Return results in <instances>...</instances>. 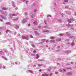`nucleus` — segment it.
Returning a JSON list of instances; mask_svg holds the SVG:
<instances>
[{"label":"nucleus","instance_id":"f257e3e1","mask_svg":"<svg viewBox=\"0 0 76 76\" xmlns=\"http://www.w3.org/2000/svg\"><path fill=\"white\" fill-rule=\"evenodd\" d=\"M72 20H73V21H75V19H73V18H72V19L70 18V19L68 20V22L69 23H72V22H71Z\"/></svg>","mask_w":76,"mask_h":76},{"label":"nucleus","instance_id":"f03ea898","mask_svg":"<svg viewBox=\"0 0 76 76\" xmlns=\"http://www.w3.org/2000/svg\"><path fill=\"white\" fill-rule=\"evenodd\" d=\"M22 38H25V39H27V40H28V39H29L28 38H27L26 37H25L24 36H22Z\"/></svg>","mask_w":76,"mask_h":76},{"label":"nucleus","instance_id":"7ed1b4c3","mask_svg":"<svg viewBox=\"0 0 76 76\" xmlns=\"http://www.w3.org/2000/svg\"><path fill=\"white\" fill-rule=\"evenodd\" d=\"M66 14H68V15H71V12H66Z\"/></svg>","mask_w":76,"mask_h":76},{"label":"nucleus","instance_id":"20e7f679","mask_svg":"<svg viewBox=\"0 0 76 76\" xmlns=\"http://www.w3.org/2000/svg\"><path fill=\"white\" fill-rule=\"evenodd\" d=\"M42 76H48V74H42Z\"/></svg>","mask_w":76,"mask_h":76},{"label":"nucleus","instance_id":"39448f33","mask_svg":"<svg viewBox=\"0 0 76 76\" xmlns=\"http://www.w3.org/2000/svg\"><path fill=\"white\" fill-rule=\"evenodd\" d=\"M38 67H41V66H42V64H38Z\"/></svg>","mask_w":76,"mask_h":76},{"label":"nucleus","instance_id":"423d86ee","mask_svg":"<svg viewBox=\"0 0 76 76\" xmlns=\"http://www.w3.org/2000/svg\"><path fill=\"white\" fill-rule=\"evenodd\" d=\"M6 32L7 33V32H10V31L9 30H7L6 31Z\"/></svg>","mask_w":76,"mask_h":76},{"label":"nucleus","instance_id":"0eeeda50","mask_svg":"<svg viewBox=\"0 0 76 76\" xmlns=\"http://www.w3.org/2000/svg\"><path fill=\"white\" fill-rule=\"evenodd\" d=\"M67 75H72V73L71 72H69L67 74Z\"/></svg>","mask_w":76,"mask_h":76},{"label":"nucleus","instance_id":"6e6552de","mask_svg":"<svg viewBox=\"0 0 76 76\" xmlns=\"http://www.w3.org/2000/svg\"><path fill=\"white\" fill-rule=\"evenodd\" d=\"M33 23L34 25H36V23H37V21H35Z\"/></svg>","mask_w":76,"mask_h":76},{"label":"nucleus","instance_id":"1a4fd4ad","mask_svg":"<svg viewBox=\"0 0 76 76\" xmlns=\"http://www.w3.org/2000/svg\"><path fill=\"white\" fill-rule=\"evenodd\" d=\"M58 71L59 72H63V71L61 70V69H59Z\"/></svg>","mask_w":76,"mask_h":76},{"label":"nucleus","instance_id":"9d476101","mask_svg":"<svg viewBox=\"0 0 76 76\" xmlns=\"http://www.w3.org/2000/svg\"><path fill=\"white\" fill-rule=\"evenodd\" d=\"M75 45V44H74V42H72V43H71V45Z\"/></svg>","mask_w":76,"mask_h":76},{"label":"nucleus","instance_id":"9b49d317","mask_svg":"<svg viewBox=\"0 0 76 76\" xmlns=\"http://www.w3.org/2000/svg\"><path fill=\"white\" fill-rule=\"evenodd\" d=\"M28 72H30V73H32L33 72L32 71H31V70H28Z\"/></svg>","mask_w":76,"mask_h":76},{"label":"nucleus","instance_id":"f8f14e48","mask_svg":"<svg viewBox=\"0 0 76 76\" xmlns=\"http://www.w3.org/2000/svg\"><path fill=\"white\" fill-rule=\"evenodd\" d=\"M50 38H51V39H54V37H50Z\"/></svg>","mask_w":76,"mask_h":76},{"label":"nucleus","instance_id":"ddd939ff","mask_svg":"<svg viewBox=\"0 0 76 76\" xmlns=\"http://www.w3.org/2000/svg\"><path fill=\"white\" fill-rule=\"evenodd\" d=\"M65 2L67 3V2H68V1L67 0H65Z\"/></svg>","mask_w":76,"mask_h":76},{"label":"nucleus","instance_id":"4468645a","mask_svg":"<svg viewBox=\"0 0 76 76\" xmlns=\"http://www.w3.org/2000/svg\"><path fill=\"white\" fill-rule=\"evenodd\" d=\"M2 9H3V10H6V8H4V7H3V8H2Z\"/></svg>","mask_w":76,"mask_h":76},{"label":"nucleus","instance_id":"2eb2a0df","mask_svg":"<svg viewBox=\"0 0 76 76\" xmlns=\"http://www.w3.org/2000/svg\"><path fill=\"white\" fill-rule=\"evenodd\" d=\"M65 8H69V6H66L65 7Z\"/></svg>","mask_w":76,"mask_h":76},{"label":"nucleus","instance_id":"dca6fc26","mask_svg":"<svg viewBox=\"0 0 76 76\" xmlns=\"http://www.w3.org/2000/svg\"><path fill=\"white\" fill-rule=\"evenodd\" d=\"M16 29H18V28H19V27H18V26H16Z\"/></svg>","mask_w":76,"mask_h":76},{"label":"nucleus","instance_id":"f3484780","mask_svg":"<svg viewBox=\"0 0 76 76\" xmlns=\"http://www.w3.org/2000/svg\"><path fill=\"white\" fill-rule=\"evenodd\" d=\"M30 38H33V36H32V35L30 36Z\"/></svg>","mask_w":76,"mask_h":76},{"label":"nucleus","instance_id":"a211bd4d","mask_svg":"<svg viewBox=\"0 0 76 76\" xmlns=\"http://www.w3.org/2000/svg\"><path fill=\"white\" fill-rule=\"evenodd\" d=\"M12 16H16V15L13 14H12Z\"/></svg>","mask_w":76,"mask_h":76},{"label":"nucleus","instance_id":"6ab92c4d","mask_svg":"<svg viewBox=\"0 0 76 76\" xmlns=\"http://www.w3.org/2000/svg\"><path fill=\"white\" fill-rule=\"evenodd\" d=\"M55 74H58V72H55Z\"/></svg>","mask_w":76,"mask_h":76},{"label":"nucleus","instance_id":"aec40b11","mask_svg":"<svg viewBox=\"0 0 76 76\" xmlns=\"http://www.w3.org/2000/svg\"><path fill=\"white\" fill-rule=\"evenodd\" d=\"M37 9L35 10H34V12H36V11H37Z\"/></svg>","mask_w":76,"mask_h":76},{"label":"nucleus","instance_id":"412c9836","mask_svg":"<svg viewBox=\"0 0 76 76\" xmlns=\"http://www.w3.org/2000/svg\"><path fill=\"white\" fill-rule=\"evenodd\" d=\"M33 53H36V51H35V50H34V51H33Z\"/></svg>","mask_w":76,"mask_h":76},{"label":"nucleus","instance_id":"4be33fe9","mask_svg":"<svg viewBox=\"0 0 76 76\" xmlns=\"http://www.w3.org/2000/svg\"><path fill=\"white\" fill-rule=\"evenodd\" d=\"M52 75H53V74L52 73L50 74V75H49V76H52Z\"/></svg>","mask_w":76,"mask_h":76},{"label":"nucleus","instance_id":"5701e85b","mask_svg":"<svg viewBox=\"0 0 76 76\" xmlns=\"http://www.w3.org/2000/svg\"><path fill=\"white\" fill-rule=\"evenodd\" d=\"M39 61H43V60H39Z\"/></svg>","mask_w":76,"mask_h":76},{"label":"nucleus","instance_id":"b1692460","mask_svg":"<svg viewBox=\"0 0 76 76\" xmlns=\"http://www.w3.org/2000/svg\"><path fill=\"white\" fill-rule=\"evenodd\" d=\"M47 16V17H49V16H50V15H48Z\"/></svg>","mask_w":76,"mask_h":76},{"label":"nucleus","instance_id":"393cba45","mask_svg":"<svg viewBox=\"0 0 76 76\" xmlns=\"http://www.w3.org/2000/svg\"><path fill=\"white\" fill-rule=\"evenodd\" d=\"M28 1H26V4H28Z\"/></svg>","mask_w":76,"mask_h":76},{"label":"nucleus","instance_id":"a878e982","mask_svg":"<svg viewBox=\"0 0 76 76\" xmlns=\"http://www.w3.org/2000/svg\"><path fill=\"white\" fill-rule=\"evenodd\" d=\"M60 35H61V36H63V35L62 34H60Z\"/></svg>","mask_w":76,"mask_h":76},{"label":"nucleus","instance_id":"bb28decb","mask_svg":"<svg viewBox=\"0 0 76 76\" xmlns=\"http://www.w3.org/2000/svg\"><path fill=\"white\" fill-rule=\"evenodd\" d=\"M63 71H64V72H66V70L65 69H63Z\"/></svg>","mask_w":76,"mask_h":76},{"label":"nucleus","instance_id":"cd10ccee","mask_svg":"<svg viewBox=\"0 0 76 76\" xmlns=\"http://www.w3.org/2000/svg\"><path fill=\"white\" fill-rule=\"evenodd\" d=\"M28 26H31V24H28Z\"/></svg>","mask_w":76,"mask_h":76},{"label":"nucleus","instance_id":"c85d7f7f","mask_svg":"<svg viewBox=\"0 0 76 76\" xmlns=\"http://www.w3.org/2000/svg\"><path fill=\"white\" fill-rule=\"evenodd\" d=\"M49 41H48V40H47L46 41V42H49Z\"/></svg>","mask_w":76,"mask_h":76},{"label":"nucleus","instance_id":"c756f323","mask_svg":"<svg viewBox=\"0 0 76 76\" xmlns=\"http://www.w3.org/2000/svg\"><path fill=\"white\" fill-rule=\"evenodd\" d=\"M39 58V56H37V59H38Z\"/></svg>","mask_w":76,"mask_h":76},{"label":"nucleus","instance_id":"7c9ffc66","mask_svg":"<svg viewBox=\"0 0 76 76\" xmlns=\"http://www.w3.org/2000/svg\"><path fill=\"white\" fill-rule=\"evenodd\" d=\"M6 24H10V23H6Z\"/></svg>","mask_w":76,"mask_h":76},{"label":"nucleus","instance_id":"2f4dec72","mask_svg":"<svg viewBox=\"0 0 76 76\" xmlns=\"http://www.w3.org/2000/svg\"><path fill=\"white\" fill-rule=\"evenodd\" d=\"M41 71H42V70L41 69L39 70V72H41Z\"/></svg>","mask_w":76,"mask_h":76},{"label":"nucleus","instance_id":"473e14b6","mask_svg":"<svg viewBox=\"0 0 76 76\" xmlns=\"http://www.w3.org/2000/svg\"><path fill=\"white\" fill-rule=\"evenodd\" d=\"M52 41V42H54V40H53V41Z\"/></svg>","mask_w":76,"mask_h":76},{"label":"nucleus","instance_id":"72a5a7b5","mask_svg":"<svg viewBox=\"0 0 76 76\" xmlns=\"http://www.w3.org/2000/svg\"><path fill=\"white\" fill-rule=\"evenodd\" d=\"M45 24H46V23H46V22H47V21H45Z\"/></svg>","mask_w":76,"mask_h":76},{"label":"nucleus","instance_id":"f704fd0d","mask_svg":"<svg viewBox=\"0 0 76 76\" xmlns=\"http://www.w3.org/2000/svg\"><path fill=\"white\" fill-rule=\"evenodd\" d=\"M16 34V33H14V35H15V34Z\"/></svg>","mask_w":76,"mask_h":76},{"label":"nucleus","instance_id":"c9c22d12","mask_svg":"<svg viewBox=\"0 0 76 76\" xmlns=\"http://www.w3.org/2000/svg\"><path fill=\"white\" fill-rule=\"evenodd\" d=\"M59 39V41H61V39Z\"/></svg>","mask_w":76,"mask_h":76},{"label":"nucleus","instance_id":"e433bc0d","mask_svg":"<svg viewBox=\"0 0 76 76\" xmlns=\"http://www.w3.org/2000/svg\"><path fill=\"white\" fill-rule=\"evenodd\" d=\"M2 58H4V56H2Z\"/></svg>","mask_w":76,"mask_h":76},{"label":"nucleus","instance_id":"4c0bfd02","mask_svg":"<svg viewBox=\"0 0 76 76\" xmlns=\"http://www.w3.org/2000/svg\"><path fill=\"white\" fill-rule=\"evenodd\" d=\"M32 46L33 47H35V46H34V45H33Z\"/></svg>","mask_w":76,"mask_h":76},{"label":"nucleus","instance_id":"58836bf2","mask_svg":"<svg viewBox=\"0 0 76 76\" xmlns=\"http://www.w3.org/2000/svg\"><path fill=\"white\" fill-rule=\"evenodd\" d=\"M38 54H37V55H36V56H38Z\"/></svg>","mask_w":76,"mask_h":76},{"label":"nucleus","instance_id":"ea45409f","mask_svg":"<svg viewBox=\"0 0 76 76\" xmlns=\"http://www.w3.org/2000/svg\"><path fill=\"white\" fill-rule=\"evenodd\" d=\"M72 30H74V29L73 28H71Z\"/></svg>","mask_w":76,"mask_h":76},{"label":"nucleus","instance_id":"a19ab883","mask_svg":"<svg viewBox=\"0 0 76 76\" xmlns=\"http://www.w3.org/2000/svg\"><path fill=\"white\" fill-rule=\"evenodd\" d=\"M0 35H1V32H0Z\"/></svg>","mask_w":76,"mask_h":76},{"label":"nucleus","instance_id":"79ce46f5","mask_svg":"<svg viewBox=\"0 0 76 76\" xmlns=\"http://www.w3.org/2000/svg\"><path fill=\"white\" fill-rule=\"evenodd\" d=\"M26 0H24V1H26Z\"/></svg>","mask_w":76,"mask_h":76},{"label":"nucleus","instance_id":"37998d69","mask_svg":"<svg viewBox=\"0 0 76 76\" xmlns=\"http://www.w3.org/2000/svg\"><path fill=\"white\" fill-rule=\"evenodd\" d=\"M71 70H72V69H71V68H70Z\"/></svg>","mask_w":76,"mask_h":76},{"label":"nucleus","instance_id":"c03bdc74","mask_svg":"<svg viewBox=\"0 0 76 76\" xmlns=\"http://www.w3.org/2000/svg\"><path fill=\"white\" fill-rule=\"evenodd\" d=\"M16 9H17H17H18V8H16Z\"/></svg>","mask_w":76,"mask_h":76},{"label":"nucleus","instance_id":"a18cd8bd","mask_svg":"<svg viewBox=\"0 0 76 76\" xmlns=\"http://www.w3.org/2000/svg\"><path fill=\"white\" fill-rule=\"evenodd\" d=\"M65 3H64V4H65Z\"/></svg>","mask_w":76,"mask_h":76},{"label":"nucleus","instance_id":"49530a36","mask_svg":"<svg viewBox=\"0 0 76 76\" xmlns=\"http://www.w3.org/2000/svg\"><path fill=\"white\" fill-rule=\"evenodd\" d=\"M16 10H17L16 8Z\"/></svg>","mask_w":76,"mask_h":76}]
</instances>
